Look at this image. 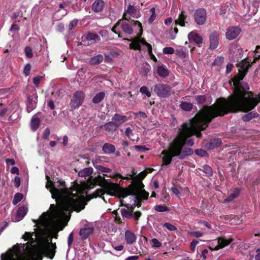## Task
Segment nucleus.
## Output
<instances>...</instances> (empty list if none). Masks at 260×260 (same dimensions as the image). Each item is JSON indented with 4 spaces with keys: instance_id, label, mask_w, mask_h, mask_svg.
Here are the masks:
<instances>
[{
    "instance_id": "obj_40",
    "label": "nucleus",
    "mask_w": 260,
    "mask_h": 260,
    "mask_svg": "<svg viewBox=\"0 0 260 260\" xmlns=\"http://www.w3.org/2000/svg\"><path fill=\"white\" fill-rule=\"evenodd\" d=\"M204 172L208 175H212V171L211 168L208 165H204L203 166Z\"/></svg>"
},
{
    "instance_id": "obj_61",
    "label": "nucleus",
    "mask_w": 260,
    "mask_h": 260,
    "mask_svg": "<svg viewBox=\"0 0 260 260\" xmlns=\"http://www.w3.org/2000/svg\"><path fill=\"white\" fill-rule=\"evenodd\" d=\"M15 186L18 187L20 185V179L18 177H16L14 179Z\"/></svg>"
},
{
    "instance_id": "obj_49",
    "label": "nucleus",
    "mask_w": 260,
    "mask_h": 260,
    "mask_svg": "<svg viewBox=\"0 0 260 260\" xmlns=\"http://www.w3.org/2000/svg\"><path fill=\"white\" fill-rule=\"evenodd\" d=\"M171 190L172 191L173 193L175 194L176 197H177L179 198H180L181 192L177 188L175 187H172Z\"/></svg>"
},
{
    "instance_id": "obj_38",
    "label": "nucleus",
    "mask_w": 260,
    "mask_h": 260,
    "mask_svg": "<svg viewBox=\"0 0 260 260\" xmlns=\"http://www.w3.org/2000/svg\"><path fill=\"white\" fill-rule=\"evenodd\" d=\"M121 215L123 217L129 218L133 216V213L126 209H122L121 210Z\"/></svg>"
},
{
    "instance_id": "obj_39",
    "label": "nucleus",
    "mask_w": 260,
    "mask_h": 260,
    "mask_svg": "<svg viewBox=\"0 0 260 260\" xmlns=\"http://www.w3.org/2000/svg\"><path fill=\"white\" fill-rule=\"evenodd\" d=\"M140 91L142 94H145L147 97L149 98L151 96V93L146 86L141 87L140 89Z\"/></svg>"
},
{
    "instance_id": "obj_26",
    "label": "nucleus",
    "mask_w": 260,
    "mask_h": 260,
    "mask_svg": "<svg viewBox=\"0 0 260 260\" xmlns=\"http://www.w3.org/2000/svg\"><path fill=\"white\" fill-rule=\"evenodd\" d=\"M40 123V119L36 116H34L30 122L31 128L33 131H36L39 127Z\"/></svg>"
},
{
    "instance_id": "obj_30",
    "label": "nucleus",
    "mask_w": 260,
    "mask_h": 260,
    "mask_svg": "<svg viewBox=\"0 0 260 260\" xmlns=\"http://www.w3.org/2000/svg\"><path fill=\"white\" fill-rule=\"evenodd\" d=\"M258 116V114L255 112H250L242 116V119L244 121H249L253 118Z\"/></svg>"
},
{
    "instance_id": "obj_46",
    "label": "nucleus",
    "mask_w": 260,
    "mask_h": 260,
    "mask_svg": "<svg viewBox=\"0 0 260 260\" xmlns=\"http://www.w3.org/2000/svg\"><path fill=\"white\" fill-rule=\"evenodd\" d=\"M31 66L29 63H27L24 68V74L26 76H28L30 74Z\"/></svg>"
},
{
    "instance_id": "obj_25",
    "label": "nucleus",
    "mask_w": 260,
    "mask_h": 260,
    "mask_svg": "<svg viewBox=\"0 0 260 260\" xmlns=\"http://www.w3.org/2000/svg\"><path fill=\"white\" fill-rule=\"evenodd\" d=\"M221 143V141L220 139H215L212 140L207 144V147L208 149H211L219 147Z\"/></svg>"
},
{
    "instance_id": "obj_63",
    "label": "nucleus",
    "mask_w": 260,
    "mask_h": 260,
    "mask_svg": "<svg viewBox=\"0 0 260 260\" xmlns=\"http://www.w3.org/2000/svg\"><path fill=\"white\" fill-rule=\"evenodd\" d=\"M6 161L8 166L14 165L15 164V161L14 159H6Z\"/></svg>"
},
{
    "instance_id": "obj_34",
    "label": "nucleus",
    "mask_w": 260,
    "mask_h": 260,
    "mask_svg": "<svg viewBox=\"0 0 260 260\" xmlns=\"http://www.w3.org/2000/svg\"><path fill=\"white\" fill-rule=\"evenodd\" d=\"M162 227L169 231H174L177 230V228L169 222H166L163 224Z\"/></svg>"
},
{
    "instance_id": "obj_8",
    "label": "nucleus",
    "mask_w": 260,
    "mask_h": 260,
    "mask_svg": "<svg viewBox=\"0 0 260 260\" xmlns=\"http://www.w3.org/2000/svg\"><path fill=\"white\" fill-rule=\"evenodd\" d=\"M84 99L83 92L80 90L77 91L74 94L71 102V106L74 109L78 108L82 104Z\"/></svg>"
},
{
    "instance_id": "obj_37",
    "label": "nucleus",
    "mask_w": 260,
    "mask_h": 260,
    "mask_svg": "<svg viewBox=\"0 0 260 260\" xmlns=\"http://www.w3.org/2000/svg\"><path fill=\"white\" fill-rule=\"evenodd\" d=\"M152 246L154 248H159L162 246V243L157 239L153 238L151 240Z\"/></svg>"
},
{
    "instance_id": "obj_45",
    "label": "nucleus",
    "mask_w": 260,
    "mask_h": 260,
    "mask_svg": "<svg viewBox=\"0 0 260 260\" xmlns=\"http://www.w3.org/2000/svg\"><path fill=\"white\" fill-rule=\"evenodd\" d=\"M25 53L27 57L31 58L32 57L33 53H32V49L30 47H26L25 48Z\"/></svg>"
},
{
    "instance_id": "obj_59",
    "label": "nucleus",
    "mask_w": 260,
    "mask_h": 260,
    "mask_svg": "<svg viewBox=\"0 0 260 260\" xmlns=\"http://www.w3.org/2000/svg\"><path fill=\"white\" fill-rule=\"evenodd\" d=\"M73 240H74L73 233V232H71L70 234V235L68 237V245L69 246H70L71 245V244H72Z\"/></svg>"
},
{
    "instance_id": "obj_31",
    "label": "nucleus",
    "mask_w": 260,
    "mask_h": 260,
    "mask_svg": "<svg viewBox=\"0 0 260 260\" xmlns=\"http://www.w3.org/2000/svg\"><path fill=\"white\" fill-rule=\"evenodd\" d=\"M105 93L104 92H100L97 93L93 98L92 102L95 104L100 103L104 98Z\"/></svg>"
},
{
    "instance_id": "obj_58",
    "label": "nucleus",
    "mask_w": 260,
    "mask_h": 260,
    "mask_svg": "<svg viewBox=\"0 0 260 260\" xmlns=\"http://www.w3.org/2000/svg\"><path fill=\"white\" fill-rule=\"evenodd\" d=\"M50 134V129L48 128H46L43 132V138L44 139H47L48 138Z\"/></svg>"
},
{
    "instance_id": "obj_53",
    "label": "nucleus",
    "mask_w": 260,
    "mask_h": 260,
    "mask_svg": "<svg viewBox=\"0 0 260 260\" xmlns=\"http://www.w3.org/2000/svg\"><path fill=\"white\" fill-rule=\"evenodd\" d=\"M98 169L100 172H103V173H107L110 172V171H111V169L110 168H105V167H104L102 166H99Z\"/></svg>"
},
{
    "instance_id": "obj_48",
    "label": "nucleus",
    "mask_w": 260,
    "mask_h": 260,
    "mask_svg": "<svg viewBox=\"0 0 260 260\" xmlns=\"http://www.w3.org/2000/svg\"><path fill=\"white\" fill-rule=\"evenodd\" d=\"M178 29L175 27L173 29H172L170 32V39L174 40L175 38L176 35L178 33Z\"/></svg>"
},
{
    "instance_id": "obj_24",
    "label": "nucleus",
    "mask_w": 260,
    "mask_h": 260,
    "mask_svg": "<svg viewBox=\"0 0 260 260\" xmlns=\"http://www.w3.org/2000/svg\"><path fill=\"white\" fill-rule=\"evenodd\" d=\"M158 74L162 77H167L169 74V72L165 65H160L157 69Z\"/></svg>"
},
{
    "instance_id": "obj_52",
    "label": "nucleus",
    "mask_w": 260,
    "mask_h": 260,
    "mask_svg": "<svg viewBox=\"0 0 260 260\" xmlns=\"http://www.w3.org/2000/svg\"><path fill=\"white\" fill-rule=\"evenodd\" d=\"M176 54L179 56L185 57L186 56V52L182 49L177 50Z\"/></svg>"
},
{
    "instance_id": "obj_6",
    "label": "nucleus",
    "mask_w": 260,
    "mask_h": 260,
    "mask_svg": "<svg viewBox=\"0 0 260 260\" xmlns=\"http://www.w3.org/2000/svg\"><path fill=\"white\" fill-rule=\"evenodd\" d=\"M232 241V239H226L224 238H218L217 241H214L209 246L211 250H217L229 245Z\"/></svg>"
},
{
    "instance_id": "obj_36",
    "label": "nucleus",
    "mask_w": 260,
    "mask_h": 260,
    "mask_svg": "<svg viewBox=\"0 0 260 260\" xmlns=\"http://www.w3.org/2000/svg\"><path fill=\"white\" fill-rule=\"evenodd\" d=\"M23 196L21 193H17L14 197V199L13 201V203L14 205H16L18 203L20 202V201L22 199Z\"/></svg>"
},
{
    "instance_id": "obj_54",
    "label": "nucleus",
    "mask_w": 260,
    "mask_h": 260,
    "mask_svg": "<svg viewBox=\"0 0 260 260\" xmlns=\"http://www.w3.org/2000/svg\"><path fill=\"white\" fill-rule=\"evenodd\" d=\"M147 174V172L146 171H142L136 176V178L137 179H142L146 176Z\"/></svg>"
},
{
    "instance_id": "obj_21",
    "label": "nucleus",
    "mask_w": 260,
    "mask_h": 260,
    "mask_svg": "<svg viewBox=\"0 0 260 260\" xmlns=\"http://www.w3.org/2000/svg\"><path fill=\"white\" fill-rule=\"evenodd\" d=\"M104 2L103 0H96L92 5V10L95 12L102 11L104 7Z\"/></svg>"
},
{
    "instance_id": "obj_44",
    "label": "nucleus",
    "mask_w": 260,
    "mask_h": 260,
    "mask_svg": "<svg viewBox=\"0 0 260 260\" xmlns=\"http://www.w3.org/2000/svg\"><path fill=\"white\" fill-rule=\"evenodd\" d=\"M238 195V191H235L232 193L230 196H229L225 201L227 202H230L233 201L234 199H235Z\"/></svg>"
},
{
    "instance_id": "obj_1",
    "label": "nucleus",
    "mask_w": 260,
    "mask_h": 260,
    "mask_svg": "<svg viewBox=\"0 0 260 260\" xmlns=\"http://www.w3.org/2000/svg\"><path fill=\"white\" fill-rule=\"evenodd\" d=\"M93 170L88 167L80 170L79 177L88 178L87 182L81 184L75 183L71 188L66 187L61 180L52 182L48 175L46 188L49 190L52 198L55 199L57 205L51 204V211L43 213L38 220H34L36 228L33 233L25 232L23 236L26 244H17L6 253L2 255V260H41L43 255L52 258L55 255L56 245L51 242V238H56L57 233L66 225L69 220L68 214L75 210L80 211L84 208L85 196L87 190L95 184L104 186V189H98L91 194V198L101 197L107 194L124 198L130 194L129 191L121 188L116 183L106 182L104 177L99 175L93 178L91 175Z\"/></svg>"
},
{
    "instance_id": "obj_14",
    "label": "nucleus",
    "mask_w": 260,
    "mask_h": 260,
    "mask_svg": "<svg viewBox=\"0 0 260 260\" xmlns=\"http://www.w3.org/2000/svg\"><path fill=\"white\" fill-rule=\"evenodd\" d=\"M250 66L251 64L250 62L245 60H243L241 63H240L239 72L240 76H241L240 79V80L243 79Z\"/></svg>"
},
{
    "instance_id": "obj_47",
    "label": "nucleus",
    "mask_w": 260,
    "mask_h": 260,
    "mask_svg": "<svg viewBox=\"0 0 260 260\" xmlns=\"http://www.w3.org/2000/svg\"><path fill=\"white\" fill-rule=\"evenodd\" d=\"M189 234L192 237H194L196 238H200L201 237L203 234L199 231H194L191 232L189 233Z\"/></svg>"
},
{
    "instance_id": "obj_56",
    "label": "nucleus",
    "mask_w": 260,
    "mask_h": 260,
    "mask_svg": "<svg viewBox=\"0 0 260 260\" xmlns=\"http://www.w3.org/2000/svg\"><path fill=\"white\" fill-rule=\"evenodd\" d=\"M196 99L199 103H203L206 99L205 95H199L196 96Z\"/></svg>"
},
{
    "instance_id": "obj_19",
    "label": "nucleus",
    "mask_w": 260,
    "mask_h": 260,
    "mask_svg": "<svg viewBox=\"0 0 260 260\" xmlns=\"http://www.w3.org/2000/svg\"><path fill=\"white\" fill-rule=\"evenodd\" d=\"M259 7V2L257 1H254L250 3L248 8V12L247 13L249 15H254L255 14Z\"/></svg>"
},
{
    "instance_id": "obj_17",
    "label": "nucleus",
    "mask_w": 260,
    "mask_h": 260,
    "mask_svg": "<svg viewBox=\"0 0 260 260\" xmlns=\"http://www.w3.org/2000/svg\"><path fill=\"white\" fill-rule=\"evenodd\" d=\"M125 240L127 244L132 245L136 242L137 237L135 234L129 231H126L124 234Z\"/></svg>"
},
{
    "instance_id": "obj_11",
    "label": "nucleus",
    "mask_w": 260,
    "mask_h": 260,
    "mask_svg": "<svg viewBox=\"0 0 260 260\" xmlns=\"http://www.w3.org/2000/svg\"><path fill=\"white\" fill-rule=\"evenodd\" d=\"M240 32L241 29L238 26L229 27L226 30V38L229 40H233L239 36Z\"/></svg>"
},
{
    "instance_id": "obj_43",
    "label": "nucleus",
    "mask_w": 260,
    "mask_h": 260,
    "mask_svg": "<svg viewBox=\"0 0 260 260\" xmlns=\"http://www.w3.org/2000/svg\"><path fill=\"white\" fill-rule=\"evenodd\" d=\"M150 12L151 15L149 19V22L151 23L154 20L156 17L154 8H152L150 9Z\"/></svg>"
},
{
    "instance_id": "obj_3",
    "label": "nucleus",
    "mask_w": 260,
    "mask_h": 260,
    "mask_svg": "<svg viewBox=\"0 0 260 260\" xmlns=\"http://www.w3.org/2000/svg\"><path fill=\"white\" fill-rule=\"evenodd\" d=\"M133 25H137L138 28H140V32L138 37L133 40L132 43L129 45V48L135 50H140L141 49V45L144 46L147 49L151 59L154 61L156 62L157 60L154 55L152 53L151 46L147 43L143 39L141 38L142 33V24L138 21H133Z\"/></svg>"
},
{
    "instance_id": "obj_13",
    "label": "nucleus",
    "mask_w": 260,
    "mask_h": 260,
    "mask_svg": "<svg viewBox=\"0 0 260 260\" xmlns=\"http://www.w3.org/2000/svg\"><path fill=\"white\" fill-rule=\"evenodd\" d=\"M38 97L36 94L33 95L31 98L29 97L28 98L27 103V111L28 112H30L37 106V103L38 101Z\"/></svg>"
},
{
    "instance_id": "obj_2",
    "label": "nucleus",
    "mask_w": 260,
    "mask_h": 260,
    "mask_svg": "<svg viewBox=\"0 0 260 260\" xmlns=\"http://www.w3.org/2000/svg\"><path fill=\"white\" fill-rule=\"evenodd\" d=\"M237 78H234L233 95L228 100L220 98L217 100V116H222L229 112L251 110L260 101V96L258 99L253 97L251 92L246 91L248 89L247 84L242 85V83H238L236 81Z\"/></svg>"
},
{
    "instance_id": "obj_29",
    "label": "nucleus",
    "mask_w": 260,
    "mask_h": 260,
    "mask_svg": "<svg viewBox=\"0 0 260 260\" xmlns=\"http://www.w3.org/2000/svg\"><path fill=\"white\" fill-rule=\"evenodd\" d=\"M103 126L106 130L115 131L118 127V124L114 121H111L106 123Z\"/></svg>"
},
{
    "instance_id": "obj_12",
    "label": "nucleus",
    "mask_w": 260,
    "mask_h": 260,
    "mask_svg": "<svg viewBox=\"0 0 260 260\" xmlns=\"http://www.w3.org/2000/svg\"><path fill=\"white\" fill-rule=\"evenodd\" d=\"M27 212V209L24 206L20 207L16 214H14L12 219L13 221L18 222L22 220Z\"/></svg>"
},
{
    "instance_id": "obj_4",
    "label": "nucleus",
    "mask_w": 260,
    "mask_h": 260,
    "mask_svg": "<svg viewBox=\"0 0 260 260\" xmlns=\"http://www.w3.org/2000/svg\"><path fill=\"white\" fill-rule=\"evenodd\" d=\"M121 30L124 33L129 35L132 34L133 32V29L132 26L128 23L125 22H123L120 20L112 28V30L115 34H118L119 37H121Z\"/></svg>"
},
{
    "instance_id": "obj_55",
    "label": "nucleus",
    "mask_w": 260,
    "mask_h": 260,
    "mask_svg": "<svg viewBox=\"0 0 260 260\" xmlns=\"http://www.w3.org/2000/svg\"><path fill=\"white\" fill-rule=\"evenodd\" d=\"M42 77L41 76H38L35 77L33 80V82H34V84L36 86H38L39 83H40L41 80L42 79Z\"/></svg>"
},
{
    "instance_id": "obj_23",
    "label": "nucleus",
    "mask_w": 260,
    "mask_h": 260,
    "mask_svg": "<svg viewBox=\"0 0 260 260\" xmlns=\"http://www.w3.org/2000/svg\"><path fill=\"white\" fill-rule=\"evenodd\" d=\"M85 39L88 42L92 43V42H97L100 40V37L94 33L89 32L85 36Z\"/></svg>"
},
{
    "instance_id": "obj_16",
    "label": "nucleus",
    "mask_w": 260,
    "mask_h": 260,
    "mask_svg": "<svg viewBox=\"0 0 260 260\" xmlns=\"http://www.w3.org/2000/svg\"><path fill=\"white\" fill-rule=\"evenodd\" d=\"M218 35L216 32H213L211 34L210 40V47L209 48L211 50L215 49L217 47L219 44Z\"/></svg>"
},
{
    "instance_id": "obj_20",
    "label": "nucleus",
    "mask_w": 260,
    "mask_h": 260,
    "mask_svg": "<svg viewBox=\"0 0 260 260\" xmlns=\"http://www.w3.org/2000/svg\"><path fill=\"white\" fill-rule=\"evenodd\" d=\"M93 232V228L92 227L83 228L80 230L79 235L81 239H85L92 234Z\"/></svg>"
},
{
    "instance_id": "obj_18",
    "label": "nucleus",
    "mask_w": 260,
    "mask_h": 260,
    "mask_svg": "<svg viewBox=\"0 0 260 260\" xmlns=\"http://www.w3.org/2000/svg\"><path fill=\"white\" fill-rule=\"evenodd\" d=\"M136 175V173H133V174L129 175V177H123L119 174L115 173L114 172H112L111 171L110 172L107 173V174H104L103 176L105 178V177H108L110 178H115L117 177H119L122 179H133L135 178V175Z\"/></svg>"
},
{
    "instance_id": "obj_35",
    "label": "nucleus",
    "mask_w": 260,
    "mask_h": 260,
    "mask_svg": "<svg viewBox=\"0 0 260 260\" xmlns=\"http://www.w3.org/2000/svg\"><path fill=\"white\" fill-rule=\"evenodd\" d=\"M154 209L159 212L168 211L169 209L165 205H156L154 207Z\"/></svg>"
},
{
    "instance_id": "obj_32",
    "label": "nucleus",
    "mask_w": 260,
    "mask_h": 260,
    "mask_svg": "<svg viewBox=\"0 0 260 260\" xmlns=\"http://www.w3.org/2000/svg\"><path fill=\"white\" fill-rule=\"evenodd\" d=\"M125 120V116H121L118 114H115L112 118V120L118 124L124 122Z\"/></svg>"
},
{
    "instance_id": "obj_60",
    "label": "nucleus",
    "mask_w": 260,
    "mask_h": 260,
    "mask_svg": "<svg viewBox=\"0 0 260 260\" xmlns=\"http://www.w3.org/2000/svg\"><path fill=\"white\" fill-rule=\"evenodd\" d=\"M199 243V241L196 240H193L190 244V247L192 251H194L196 245Z\"/></svg>"
},
{
    "instance_id": "obj_33",
    "label": "nucleus",
    "mask_w": 260,
    "mask_h": 260,
    "mask_svg": "<svg viewBox=\"0 0 260 260\" xmlns=\"http://www.w3.org/2000/svg\"><path fill=\"white\" fill-rule=\"evenodd\" d=\"M181 108L184 111H190L192 108V104L186 102H182L180 104Z\"/></svg>"
},
{
    "instance_id": "obj_27",
    "label": "nucleus",
    "mask_w": 260,
    "mask_h": 260,
    "mask_svg": "<svg viewBox=\"0 0 260 260\" xmlns=\"http://www.w3.org/2000/svg\"><path fill=\"white\" fill-rule=\"evenodd\" d=\"M103 60V57L101 54H98L90 58L89 63L92 65L98 64L101 63Z\"/></svg>"
},
{
    "instance_id": "obj_22",
    "label": "nucleus",
    "mask_w": 260,
    "mask_h": 260,
    "mask_svg": "<svg viewBox=\"0 0 260 260\" xmlns=\"http://www.w3.org/2000/svg\"><path fill=\"white\" fill-rule=\"evenodd\" d=\"M187 16L184 15L183 12H181L179 15L178 18L175 21V24L181 26H185V24L187 23Z\"/></svg>"
},
{
    "instance_id": "obj_28",
    "label": "nucleus",
    "mask_w": 260,
    "mask_h": 260,
    "mask_svg": "<svg viewBox=\"0 0 260 260\" xmlns=\"http://www.w3.org/2000/svg\"><path fill=\"white\" fill-rule=\"evenodd\" d=\"M103 150L105 153L110 154L115 152V147L111 144L106 143L103 146Z\"/></svg>"
},
{
    "instance_id": "obj_9",
    "label": "nucleus",
    "mask_w": 260,
    "mask_h": 260,
    "mask_svg": "<svg viewBox=\"0 0 260 260\" xmlns=\"http://www.w3.org/2000/svg\"><path fill=\"white\" fill-rule=\"evenodd\" d=\"M139 16L140 12L138 9L136 7L129 5L127 9L125 10L123 15V18L125 20H128L131 17L138 18Z\"/></svg>"
},
{
    "instance_id": "obj_62",
    "label": "nucleus",
    "mask_w": 260,
    "mask_h": 260,
    "mask_svg": "<svg viewBox=\"0 0 260 260\" xmlns=\"http://www.w3.org/2000/svg\"><path fill=\"white\" fill-rule=\"evenodd\" d=\"M134 148L138 151L143 152L145 151L146 149L142 146H135Z\"/></svg>"
},
{
    "instance_id": "obj_10",
    "label": "nucleus",
    "mask_w": 260,
    "mask_h": 260,
    "mask_svg": "<svg viewBox=\"0 0 260 260\" xmlns=\"http://www.w3.org/2000/svg\"><path fill=\"white\" fill-rule=\"evenodd\" d=\"M206 12L204 9L197 10L194 14V19L198 25H203L206 21Z\"/></svg>"
},
{
    "instance_id": "obj_64",
    "label": "nucleus",
    "mask_w": 260,
    "mask_h": 260,
    "mask_svg": "<svg viewBox=\"0 0 260 260\" xmlns=\"http://www.w3.org/2000/svg\"><path fill=\"white\" fill-rule=\"evenodd\" d=\"M11 172L12 174H19V169L17 167H13L12 168V169L11 170Z\"/></svg>"
},
{
    "instance_id": "obj_50",
    "label": "nucleus",
    "mask_w": 260,
    "mask_h": 260,
    "mask_svg": "<svg viewBox=\"0 0 260 260\" xmlns=\"http://www.w3.org/2000/svg\"><path fill=\"white\" fill-rule=\"evenodd\" d=\"M78 24V20L77 19H74L72 20L69 25V28L70 30L72 29L73 28H74L75 26H77Z\"/></svg>"
},
{
    "instance_id": "obj_42",
    "label": "nucleus",
    "mask_w": 260,
    "mask_h": 260,
    "mask_svg": "<svg viewBox=\"0 0 260 260\" xmlns=\"http://www.w3.org/2000/svg\"><path fill=\"white\" fill-rule=\"evenodd\" d=\"M224 61V58L222 56H217L214 61V64L216 66L221 65Z\"/></svg>"
},
{
    "instance_id": "obj_51",
    "label": "nucleus",
    "mask_w": 260,
    "mask_h": 260,
    "mask_svg": "<svg viewBox=\"0 0 260 260\" xmlns=\"http://www.w3.org/2000/svg\"><path fill=\"white\" fill-rule=\"evenodd\" d=\"M195 153L197 155L200 156H204L207 154L206 151L203 149H197L195 151Z\"/></svg>"
},
{
    "instance_id": "obj_7",
    "label": "nucleus",
    "mask_w": 260,
    "mask_h": 260,
    "mask_svg": "<svg viewBox=\"0 0 260 260\" xmlns=\"http://www.w3.org/2000/svg\"><path fill=\"white\" fill-rule=\"evenodd\" d=\"M140 188L137 189L134 193L135 195V204L139 206L140 202L144 200H147L149 195V193L146 192L144 189H142L143 184H141Z\"/></svg>"
},
{
    "instance_id": "obj_57",
    "label": "nucleus",
    "mask_w": 260,
    "mask_h": 260,
    "mask_svg": "<svg viewBox=\"0 0 260 260\" xmlns=\"http://www.w3.org/2000/svg\"><path fill=\"white\" fill-rule=\"evenodd\" d=\"M8 110L7 108H4L2 110L0 111V117L2 119H4L5 118V116L6 114L7 113Z\"/></svg>"
},
{
    "instance_id": "obj_5",
    "label": "nucleus",
    "mask_w": 260,
    "mask_h": 260,
    "mask_svg": "<svg viewBox=\"0 0 260 260\" xmlns=\"http://www.w3.org/2000/svg\"><path fill=\"white\" fill-rule=\"evenodd\" d=\"M154 91L159 96L167 97L172 92L171 88L166 84H157L154 86Z\"/></svg>"
},
{
    "instance_id": "obj_41",
    "label": "nucleus",
    "mask_w": 260,
    "mask_h": 260,
    "mask_svg": "<svg viewBox=\"0 0 260 260\" xmlns=\"http://www.w3.org/2000/svg\"><path fill=\"white\" fill-rule=\"evenodd\" d=\"M162 52L166 54H172L175 52V50L172 47H165L163 49Z\"/></svg>"
},
{
    "instance_id": "obj_15",
    "label": "nucleus",
    "mask_w": 260,
    "mask_h": 260,
    "mask_svg": "<svg viewBox=\"0 0 260 260\" xmlns=\"http://www.w3.org/2000/svg\"><path fill=\"white\" fill-rule=\"evenodd\" d=\"M188 38L189 41L194 42L197 45L201 44L203 42L202 37L196 31H192L189 33Z\"/></svg>"
}]
</instances>
